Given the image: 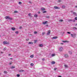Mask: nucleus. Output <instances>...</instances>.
Masks as SVG:
<instances>
[{
    "label": "nucleus",
    "mask_w": 77,
    "mask_h": 77,
    "mask_svg": "<svg viewBox=\"0 0 77 77\" xmlns=\"http://www.w3.org/2000/svg\"><path fill=\"white\" fill-rule=\"evenodd\" d=\"M69 53L70 54H72V52H71V51H69Z\"/></svg>",
    "instance_id": "nucleus-24"
},
{
    "label": "nucleus",
    "mask_w": 77,
    "mask_h": 77,
    "mask_svg": "<svg viewBox=\"0 0 77 77\" xmlns=\"http://www.w3.org/2000/svg\"><path fill=\"white\" fill-rule=\"evenodd\" d=\"M59 21L60 22H62V21H63V20H60Z\"/></svg>",
    "instance_id": "nucleus-36"
},
{
    "label": "nucleus",
    "mask_w": 77,
    "mask_h": 77,
    "mask_svg": "<svg viewBox=\"0 0 77 77\" xmlns=\"http://www.w3.org/2000/svg\"><path fill=\"white\" fill-rule=\"evenodd\" d=\"M5 19L7 20V19H8L9 20H13L12 18L9 17V16H6L5 17Z\"/></svg>",
    "instance_id": "nucleus-1"
},
{
    "label": "nucleus",
    "mask_w": 77,
    "mask_h": 77,
    "mask_svg": "<svg viewBox=\"0 0 77 77\" xmlns=\"http://www.w3.org/2000/svg\"><path fill=\"white\" fill-rule=\"evenodd\" d=\"M21 28H22V27H21V26H20L19 27V29H21Z\"/></svg>",
    "instance_id": "nucleus-44"
},
{
    "label": "nucleus",
    "mask_w": 77,
    "mask_h": 77,
    "mask_svg": "<svg viewBox=\"0 0 77 77\" xmlns=\"http://www.w3.org/2000/svg\"><path fill=\"white\" fill-rule=\"evenodd\" d=\"M57 36H55L52 38V39H57Z\"/></svg>",
    "instance_id": "nucleus-9"
},
{
    "label": "nucleus",
    "mask_w": 77,
    "mask_h": 77,
    "mask_svg": "<svg viewBox=\"0 0 77 77\" xmlns=\"http://www.w3.org/2000/svg\"><path fill=\"white\" fill-rule=\"evenodd\" d=\"M38 14H41V12H38Z\"/></svg>",
    "instance_id": "nucleus-46"
},
{
    "label": "nucleus",
    "mask_w": 77,
    "mask_h": 77,
    "mask_svg": "<svg viewBox=\"0 0 77 77\" xmlns=\"http://www.w3.org/2000/svg\"><path fill=\"white\" fill-rule=\"evenodd\" d=\"M73 29L74 30H77V27H74L73 28Z\"/></svg>",
    "instance_id": "nucleus-15"
},
{
    "label": "nucleus",
    "mask_w": 77,
    "mask_h": 77,
    "mask_svg": "<svg viewBox=\"0 0 77 77\" xmlns=\"http://www.w3.org/2000/svg\"><path fill=\"white\" fill-rule=\"evenodd\" d=\"M62 50H63V48L60 47L59 48V51H62Z\"/></svg>",
    "instance_id": "nucleus-3"
},
{
    "label": "nucleus",
    "mask_w": 77,
    "mask_h": 77,
    "mask_svg": "<svg viewBox=\"0 0 77 77\" xmlns=\"http://www.w3.org/2000/svg\"><path fill=\"white\" fill-rule=\"evenodd\" d=\"M4 44L5 45H6V44H7V42L6 41H5L3 42Z\"/></svg>",
    "instance_id": "nucleus-7"
},
{
    "label": "nucleus",
    "mask_w": 77,
    "mask_h": 77,
    "mask_svg": "<svg viewBox=\"0 0 77 77\" xmlns=\"http://www.w3.org/2000/svg\"><path fill=\"white\" fill-rule=\"evenodd\" d=\"M54 8L55 9H60V8L59 7H58L56 6H55L54 7Z\"/></svg>",
    "instance_id": "nucleus-4"
},
{
    "label": "nucleus",
    "mask_w": 77,
    "mask_h": 77,
    "mask_svg": "<svg viewBox=\"0 0 77 77\" xmlns=\"http://www.w3.org/2000/svg\"><path fill=\"white\" fill-rule=\"evenodd\" d=\"M11 29L12 30H15V28L14 27L11 28Z\"/></svg>",
    "instance_id": "nucleus-11"
},
{
    "label": "nucleus",
    "mask_w": 77,
    "mask_h": 77,
    "mask_svg": "<svg viewBox=\"0 0 77 77\" xmlns=\"http://www.w3.org/2000/svg\"><path fill=\"white\" fill-rule=\"evenodd\" d=\"M64 57L66 58H68V56L67 54H66L65 55Z\"/></svg>",
    "instance_id": "nucleus-8"
},
{
    "label": "nucleus",
    "mask_w": 77,
    "mask_h": 77,
    "mask_svg": "<svg viewBox=\"0 0 77 77\" xmlns=\"http://www.w3.org/2000/svg\"><path fill=\"white\" fill-rule=\"evenodd\" d=\"M14 13H18V11H14Z\"/></svg>",
    "instance_id": "nucleus-34"
},
{
    "label": "nucleus",
    "mask_w": 77,
    "mask_h": 77,
    "mask_svg": "<svg viewBox=\"0 0 77 77\" xmlns=\"http://www.w3.org/2000/svg\"><path fill=\"white\" fill-rule=\"evenodd\" d=\"M34 42H37V40H35Z\"/></svg>",
    "instance_id": "nucleus-49"
},
{
    "label": "nucleus",
    "mask_w": 77,
    "mask_h": 77,
    "mask_svg": "<svg viewBox=\"0 0 77 77\" xmlns=\"http://www.w3.org/2000/svg\"><path fill=\"white\" fill-rule=\"evenodd\" d=\"M8 55L9 56H11V54H8Z\"/></svg>",
    "instance_id": "nucleus-45"
},
{
    "label": "nucleus",
    "mask_w": 77,
    "mask_h": 77,
    "mask_svg": "<svg viewBox=\"0 0 77 77\" xmlns=\"http://www.w3.org/2000/svg\"><path fill=\"white\" fill-rule=\"evenodd\" d=\"M30 65L31 66H33V65H34V64H33V63H31Z\"/></svg>",
    "instance_id": "nucleus-22"
},
{
    "label": "nucleus",
    "mask_w": 77,
    "mask_h": 77,
    "mask_svg": "<svg viewBox=\"0 0 77 77\" xmlns=\"http://www.w3.org/2000/svg\"><path fill=\"white\" fill-rule=\"evenodd\" d=\"M19 72H23V71H24V70H19Z\"/></svg>",
    "instance_id": "nucleus-27"
},
{
    "label": "nucleus",
    "mask_w": 77,
    "mask_h": 77,
    "mask_svg": "<svg viewBox=\"0 0 77 77\" xmlns=\"http://www.w3.org/2000/svg\"><path fill=\"white\" fill-rule=\"evenodd\" d=\"M46 18H49L50 16H46Z\"/></svg>",
    "instance_id": "nucleus-29"
},
{
    "label": "nucleus",
    "mask_w": 77,
    "mask_h": 77,
    "mask_svg": "<svg viewBox=\"0 0 77 77\" xmlns=\"http://www.w3.org/2000/svg\"><path fill=\"white\" fill-rule=\"evenodd\" d=\"M19 4H20V5H21L22 3L21 2H19Z\"/></svg>",
    "instance_id": "nucleus-43"
},
{
    "label": "nucleus",
    "mask_w": 77,
    "mask_h": 77,
    "mask_svg": "<svg viewBox=\"0 0 77 77\" xmlns=\"http://www.w3.org/2000/svg\"><path fill=\"white\" fill-rule=\"evenodd\" d=\"M1 36H0V37Z\"/></svg>",
    "instance_id": "nucleus-63"
},
{
    "label": "nucleus",
    "mask_w": 77,
    "mask_h": 77,
    "mask_svg": "<svg viewBox=\"0 0 77 77\" xmlns=\"http://www.w3.org/2000/svg\"><path fill=\"white\" fill-rule=\"evenodd\" d=\"M6 50V48H5L3 49V50H4V51Z\"/></svg>",
    "instance_id": "nucleus-33"
},
{
    "label": "nucleus",
    "mask_w": 77,
    "mask_h": 77,
    "mask_svg": "<svg viewBox=\"0 0 77 77\" xmlns=\"http://www.w3.org/2000/svg\"><path fill=\"white\" fill-rule=\"evenodd\" d=\"M57 69V68H55L54 69V70L55 71V70H56V69Z\"/></svg>",
    "instance_id": "nucleus-42"
},
{
    "label": "nucleus",
    "mask_w": 77,
    "mask_h": 77,
    "mask_svg": "<svg viewBox=\"0 0 77 77\" xmlns=\"http://www.w3.org/2000/svg\"><path fill=\"white\" fill-rule=\"evenodd\" d=\"M61 44H62V45H63V43H61Z\"/></svg>",
    "instance_id": "nucleus-53"
},
{
    "label": "nucleus",
    "mask_w": 77,
    "mask_h": 77,
    "mask_svg": "<svg viewBox=\"0 0 77 77\" xmlns=\"http://www.w3.org/2000/svg\"><path fill=\"white\" fill-rule=\"evenodd\" d=\"M64 66L65 68H68V66L66 65H64Z\"/></svg>",
    "instance_id": "nucleus-17"
},
{
    "label": "nucleus",
    "mask_w": 77,
    "mask_h": 77,
    "mask_svg": "<svg viewBox=\"0 0 77 77\" xmlns=\"http://www.w3.org/2000/svg\"><path fill=\"white\" fill-rule=\"evenodd\" d=\"M47 12V11H44L43 12V14H44V13H46Z\"/></svg>",
    "instance_id": "nucleus-31"
},
{
    "label": "nucleus",
    "mask_w": 77,
    "mask_h": 77,
    "mask_svg": "<svg viewBox=\"0 0 77 77\" xmlns=\"http://www.w3.org/2000/svg\"><path fill=\"white\" fill-rule=\"evenodd\" d=\"M67 33H68V34H71V32H67Z\"/></svg>",
    "instance_id": "nucleus-41"
},
{
    "label": "nucleus",
    "mask_w": 77,
    "mask_h": 77,
    "mask_svg": "<svg viewBox=\"0 0 77 77\" xmlns=\"http://www.w3.org/2000/svg\"><path fill=\"white\" fill-rule=\"evenodd\" d=\"M44 58H43L42 59V60H44Z\"/></svg>",
    "instance_id": "nucleus-52"
},
{
    "label": "nucleus",
    "mask_w": 77,
    "mask_h": 77,
    "mask_svg": "<svg viewBox=\"0 0 77 77\" xmlns=\"http://www.w3.org/2000/svg\"><path fill=\"white\" fill-rule=\"evenodd\" d=\"M73 14H74V15H76V13L75 12H73Z\"/></svg>",
    "instance_id": "nucleus-26"
},
{
    "label": "nucleus",
    "mask_w": 77,
    "mask_h": 77,
    "mask_svg": "<svg viewBox=\"0 0 77 77\" xmlns=\"http://www.w3.org/2000/svg\"><path fill=\"white\" fill-rule=\"evenodd\" d=\"M62 7L63 8H65V6L62 5Z\"/></svg>",
    "instance_id": "nucleus-28"
},
{
    "label": "nucleus",
    "mask_w": 77,
    "mask_h": 77,
    "mask_svg": "<svg viewBox=\"0 0 77 77\" xmlns=\"http://www.w3.org/2000/svg\"><path fill=\"white\" fill-rule=\"evenodd\" d=\"M39 47H42L43 46V45L42 44H40L39 45Z\"/></svg>",
    "instance_id": "nucleus-19"
},
{
    "label": "nucleus",
    "mask_w": 77,
    "mask_h": 77,
    "mask_svg": "<svg viewBox=\"0 0 77 77\" xmlns=\"http://www.w3.org/2000/svg\"><path fill=\"white\" fill-rule=\"evenodd\" d=\"M29 39H26V41H29Z\"/></svg>",
    "instance_id": "nucleus-47"
},
{
    "label": "nucleus",
    "mask_w": 77,
    "mask_h": 77,
    "mask_svg": "<svg viewBox=\"0 0 77 77\" xmlns=\"http://www.w3.org/2000/svg\"><path fill=\"white\" fill-rule=\"evenodd\" d=\"M38 32L36 31H35L34 32V34H36V33H37Z\"/></svg>",
    "instance_id": "nucleus-23"
},
{
    "label": "nucleus",
    "mask_w": 77,
    "mask_h": 77,
    "mask_svg": "<svg viewBox=\"0 0 77 77\" xmlns=\"http://www.w3.org/2000/svg\"><path fill=\"white\" fill-rule=\"evenodd\" d=\"M35 43H36V42H35Z\"/></svg>",
    "instance_id": "nucleus-61"
},
{
    "label": "nucleus",
    "mask_w": 77,
    "mask_h": 77,
    "mask_svg": "<svg viewBox=\"0 0 77 77\" xmlns=\"http://www.w3.org/2000/svg\"><path fill=\"white\" fill-rule=\"evenodd\" d=\"M4 72L5 74H6V73H7V71H5Z\"/></svg>",
    "instance_id": "nucleus-39"
},
{
    "label": "nucleus",
    "mask_w": 77,
    "mask_h": 77,
    "mask_svg": "<svg viewBox=\"0 0 77 77\" xmlns=\"http://www.w3.org/2000/svg\"><path fill=\"white\" fill-rule=\"evenodd\" d=\"M47 23H48V21H46L45 22H43L42 24H47Z\"/></svg>",
    "instance_id": "nucleus-6"
},
{
    "label": "nucleus",
    "mask_w": 77,
    "mask_h": 77,
    "mask_svg": "<svg viewBox=\"0 0 77 77\" xmlns=\"http://www.w3.org/2000/svg\"><path fill=\"white\" fill-rule=\"evenodd\" d=\"M71 35L72 37H73V38H75V35H76L75 34H71Z\"/></svg>",
    "instance_id": "nucleus-2"
},
{
    "label": "nucleus",
    "mask_w": 77,
    "mask_h": 77,
    "mask_svg": "<svg viewBox=\"0 0 77 77\" xmlns=\"http://www.w3.org/2000/svg\"><path fill=\"white\" fill-rule=\"evenodd\" d=\"M10 59H11V60H12L13 59L12 58H10Z\"/></svg>",
    "instance_id": "nucleus-54"
},
{
    "label": "nucleus",
    "mask_w": 77,
    "mask_h": 77,
    "mask_svg": "<svg viewBox=\"0 0 77 77\" xmlns=\"http://www.w3.org/2000/svg\"><path fill=\"white\" fill-rule=\"evenodd\" d=\"M20 75H19V74H17V77H20Z\"/></svg>",
    "instance_id": "nucleus-38"
},
{
    "label": "nucleus",
    "mask_w": 77,
    "mask_h": 77,
    "mask_svg": "<svg viewBox=\"0 0 77 77\" xmlns=\"http://www.w3.org/2000/svg\"><path fill=\"white\" fill-rule=\"evenodd\" d=\"M62 2V1L61 0H58L59 3H60V2Z\"/></svg>",
    "instance_id": "nucleus-40"
},
{
    "label": "nucleus",
    "mask_w": 77,
    "mask_h": 77,
    "mask_svg": "<svg viewBox=\"0 0 77 77\" xmlns=\"http://www.w3.org/2000/svg\"><path fill=\"white\" fill-rule=\"evenodd\" d=\"M56 54H52L51 55L52 57H53V56H54Z\"/></svg>",
    "instance_id": "nucleus-16"
},
{
    "label": "nucleus",
    "mask_w": 77,
    "mask_h": 77,
    "mask_svg": "<svg viewBox=\"0 0 77 77\" xmlns=\"http://www.w3.org/2000/svg\"><path fill=\"white\" fill-rule=\"evenodd\" d=\"M50 33H51V31H50V30H48V33H47V35H50Z\"/></svg>",
    "instance_id": "nucleus-5"
},
{
    "label": "nucleus",
    "mask_w": 77,
    "mask_h": 77,
    "mask_svg": "<svg viewBox=\"0 0 77 77\" xmlns=\"http://www.w3.org/2000/svg\"><path fill=\"white\" fill-rule=\"evenodd\" d=\"M1 53L2 54V53H3V52H1Z\"/></svg>",
    "instance_id": "nucleus-50"
},
{
    "label": "nucleus",
    "mask_w": 77,
    "mask_h": 77,
    "mask_svg": "<svg viewBox=\"0 0 77 77\" xmlns=\"http://www.w3.org/2000/svg\"><path fill=\"white\" fill-rule=\"evenodd\" d=\"M73 21V20H71V19H69L68 20V21H69V22H70V21Z\"/></svg>",
    "instance_id": "nucleus-14"
},
{
    "label": "nucleus",
    "mask_w": 77,
    "mask_h": 77,
    "mask_svg": "<svg viewBox=\"0 0 77 77\" xmlns=\"http://www.w3.org/2000/svg\"><path fill=\"white\" fill-rule=\"evenodd\" d=\"M34 17L36 18V17H38V15L37 14H35L34 15Z\"/></svg>",
    "instance_id": "nucleus-20"
},
{
    "label": "nucleus",
    "mask_w": 77,
    "mask_h": 77,
    "mask_svg": "<svg viewBox=\"0 0 77 77\" xmlns=\"http://www.w3.org/2000/svg\"><path fill=\"white\" fill-rule=\"evenodd\" d=\"M76 16H77V14L76 15Z\"/></svg>",
    "instance_id": "nucleus-62"
},
{
    "label": "nucleus",
    "mask_w": 77,
    "mask_h": 77,
    "mask_svg": "<svg viewBox=\"0 0 77 77\" xmlns=\"http://www.w3.org/2000/svg\"><path fill=\"white\" fill-rule=\"evenodd\" d=\"M73 12V11H71V12Z\"/></svg>",
    "instance_id": "nucleus-59"
},
{
    "label": "nucleus",
    "mask_w": 77,
    "mask_h": 77,
    "mask_svg": "<svg viewBox=\"0 0 77 77\" xmlns=\"http://www.w3.org/2000/svg\"><path fill=\"white\" fill-rule=\"evenodd\" d=\"M62 42H63L66 43V42H68V41H62Z\"/></svg>",
    "instance_id": "nucleus-18"
},
{
    "label": "nucleus",
    "mask_w": 77,
    "mask_h": 77,
    "mask_svg": "<svg viewBox=\"0 0 77 77\" xmlns=\"http://www.w3.org/2000/svg\"><path fill=\"white\" fill-rule=\"evenodd\" d=\"M7 44H9V42H8V43H7Z\"/></svg>",
    "instance_id": "nucleus-58"
},
{
    "label": "nucleus",
    "mask_w": 77,
    "mask_h": 77,
    "mask_svg": "<svg viewBox=\"0 0 77 77\" xmlns=\"http://www.w3.org/2000/svg\"><path fill=\"white\" fill-rule=\"evenodd\" d=\"M45 34V32H43L42 33V35H44Z\"/></svg>",
    "instance_id": "nucleus-30"
},
{
    "label": "nucleus",
    "mask_w": 77,
    "mask_h": 77,
    "mask_svg": "<svg viewBox=\"0 0 77 77\" xmlns=\"http://www.w3.org/2000/svg\"><path fill=\"white\" fill-rule=\"evenodd\" d=\"M15 67L14 66H12L11 67V69H13L14 68H15Z\"/></svg>",
    "instance_id": "nucleus-12"
},
{
    "label": "nucleus",
    "mask_w": 77,
    "mask_h": 77,
    "mask_svg": "<svg viewBox=\"0 0 77 77\" xmlns=\"http://www.w3.org/2000/svg\"><path fill=\"white\" fill-rule=\"evenodd\" d=\"M73 21V22H75V20L73 21H73Z\"/></svg>",
    "instance_id": "nucleus-56"
},
{
    "label": "nucleus",
    "mask_w": 77,
    "mask_h": 77,
    "mask_svg": "<svg viewBox=\"0 0 77 77\" xmlns=\"http://www.w3.org/2000/svg\"><path fill=\"white\" fill-rule=\"evenodd\" d=\"M28 15L29 17H30V16H31V14L30 13H29L28 14Z\"/></svg>",
    "instance_id": "nucleus-32"
},
{
    "label": "nucleus",
    "mask_w": 77,
    "mask_h": 77,
    "mask_svg": "<svg viewBox=\"0 0 77 77\" xmlns=\"http://www.w3.org/2000/svg\"><path fill=\"white\" fill-rule=\"evenodd\" d=\"M33 44V42H29L28 43V44Z\"/></svg>",
    "instance_id": "nucleus-13"
},
{
    "label": "nucleus",
    "mask_w": 77,
    "mask_h": 77,
    "mask_svg": "<svg viewBox=\"0 0 77 77\" xmlns=\"http://www.w3.org/2000/svg\"><path fill=\"white\" fill-rule=\"evenodd\" d=\"M41 9L42 11H44V10H45V8H42Z\"/></svg>",
    "instance_id": "nucleus-25"
},
{
    "label": "nucleus",
    "mask_w": 77,
    "mask_h": 77,
    "mask_svg": "<svg viewBox=\"0 0 77 77\" xmlns=\"http://www.w3.org/2000/svg\"><path fill=\"white\" fill-rule=\"evenodd\" d=\"M75 20H77V17H76L75 18Z\"/></svg>",
    "instance_id": "nucleus-37"
},
{
    "label": "nucleus",
    "mask_w": 77,
    "mask_h": 77,
    "mask_svg": "<svg viewBox=\"0 0 77 77\" xmlns=\"http://www.w3.org/2000/svg\"><path fill=\"white\" fill-rule=\"evenodd\" d=\"M75 26H77V23L75 24Z\"/></svg>",
    "instance_id": "nucleus-60"
},
{
    "label": "nucleus",
    "mask_w": 77,
    "mask_h": 77,
    "mask_svg": "<svg viewBox=\"0 0 77 77\" xmlns=\"http://www.w3.org/2000/svg\"><path fill=\"white\" fill-rule=\"evenodd\" d=\"M9 64L10 65H11V64H12V63H10Z\"/></svg>",
    "instance_id": "nucleus-51"
},
{
    "label": "nucleus",
    "mask_w": 77,
    "mask_h": 77,
    "mask_svg": "<svg viewBox=\"0 0 77 77\" xmlns=\"http://www.w3.org/2000/svg\"><path fill=\"white\" fill-rule=\"evenodd\" d=\"M46 26H47V27H48V25H46Z\"/></svg>",
    "instance_id": "nucleus-55"
},
{
    "label": "nucleus",
    "mask_w": 77,
    "mask_h": 77,
    "mask_svg": "<svg viewBox=\"0 0 77 77\" xmlns=\"http://www.w3.org/2000/svg\"><path fill=\"white\" fill-rule=\"evenodd\" d=\"M51 63L52 64H55V63H56V62H54V61H52L51 62Z\"/></svg>",
    "instance_id": "nucleus-10"
},
{
    "label": "nucleus",
    "mask_w": 77,
    "mask_h": 77,
    "mask_svg": "<svg viewBox=\"0 0 77 77\" xmlns=\"http://www.w3.org/2000/svg\"><path fill=\"white\" fill-rule=\"evenodd\" d=\"M15 33L16 34H18V31H17L15 32Z\"/></svg>",
    "instance_id": "nucleus-35"
},
{
    "label": "nucleus",
    "mask_w": 77,
    "mask_h": 77,
    "mask_svg": "<svg viewBox=\"0 0 77 77\" xmlns=\"http://www.w3.org/2000/svg\"><path fill=\"white\" fill-rule=\"evenodd\" d=\"M75 8H77V6H75Z\"/></svg>",
    "instance_id": "nucleus-57"
},
{
    "label": "nucleus",
    "mask_w": 77,
    "mask_h": 77,
    "mask_svg": "<svg viewBox=\"0 0 77 77\" xmlns=\"http://www.w3.org/2000/svg\"><path fill=\"white\" fill-rule=\"evenodd\" d=\"M30 57H31V58H33V55H32L30 56Z\"/></svg>",
    "instance_id": "nucleus-21"
},
{
    "label": "nucleus",
    "mask_w": 77,
    "mask_h": 77,
    "mask_svg": "<svg viewBox=\"0 0 77 77\" xmlns=\"http://www.w3.org/2000/svg\"><path fill=\"white\" fill-rule=\"evenodd\" d=\"M29 3H30V4H31V3H32V2H31V1H29Z\"/></svg>",
    "instance_id": "nucleus-48"
}]
</instances>
